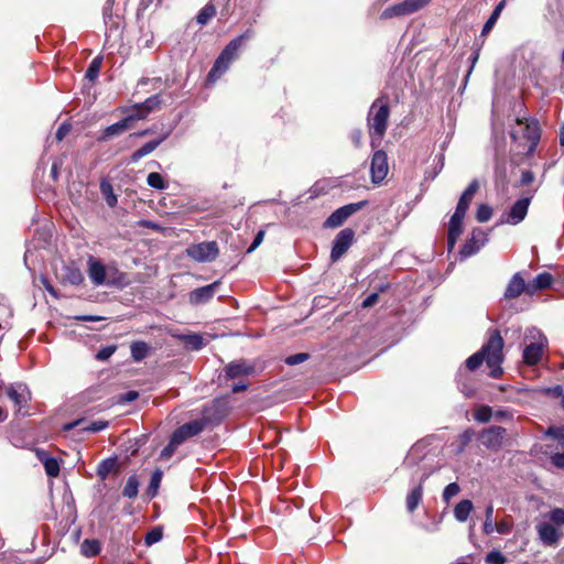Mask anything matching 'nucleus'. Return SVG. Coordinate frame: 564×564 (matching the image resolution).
<instances>
[{"label": "nucleus", "instance_id": "nucleus-43", "mask_svg": "<svg viewBox=\"0 0 564 564\" xmlns=\"http://www.w3.org/2000/svg\"><path fill=\"white\" fill-rule=\"evenodd\" d=\"M430 1L431 0H404L402 4L406 14H411L426 6Z\"/></svg>", "mask_w": 564, "mask_h": 564}, {"label": "nucleus", "instance_id": "nucleus-62", "mask_svg": "<svg viewBox=\"0 0 564 564\" xmlns=\"http://www.w3.org/2000/svg\"><path fill=\"white\" fill-rule=\"evenodd\" d=\"M492 417L497 420H508L512 417V414L506 410H498L496 412H492Z\"/></svg>", "mask_w": 564, "mask_h": 564}, {"label": "nucleus", "instance_id": "nucleus-52", "mask_svg": "<svg viewBox=\"0 0 564 564\" xmlns=\"http://www.w3.org/2000/svg\"><path fill=\"white\" fill-rule=\"evenodd\" d=\"M162 530L160 528H154L145 535L147 545H152L159 542L162 539Z\"/></svg>", "mask_w": 564, "mask_h": 564}, {"label": "nucleus", "instance_id": "nucleus-44", "mask_svg": "<svg viewBox=\"0 0 564 564\" xmlns=\"http://www.w3.org/2000/svg\"><path fill=\"white\" fill-rule=\"evenodd\" d=\"M399 15H406V12L404 10V7H403L402 2L387 8L381 13V18L382 19H389V18H392V17H399Z\"/></svg>", "mask_w": 564, "mask_h": 564}, {"label": "nucleus", "instance_id": "nucleus-63", "mask_svg": "<svg viewBox=\"0 0 564 564\" xmlns=\"http://www.w3.org/2000/svg\"><path fill=\"white\" fill-rule=\"evenodd\" d=\"M547 393L551 394L553 398L558 399L562 395H564V389L561 386H556V387L547 389Z\"/></svg>", "mask_w": 564, "mask_h": 564}, {"label": "nucleus", "instance_id": "nucleus-17", "mask_svg": "<svg viewBox=\"0 0 564 564\" xmlns=\"http://www.w3.org/2000/svg\"><path fill=\"white\" fill-rule=\"evenodd\" d=\"M220 282L216 281L212 284L195 289L189 293V301L193 304H202L210 300L216 290L218 289Z\"/></svg>", "mask_w": 564, "mask_h": 564}, {"label": "nucleus", "instance_id": "nucleus-50", "mask_svg": "<svg viewBox=\"0 0 564 564\" xmlns=\"http://www.w3.org/2000/svg\"><path fill=\"white\" fill-rule=\"evenodd\" d=\"M459 486L456 482L448 484L443 491V499L449 501L453 497L459 494Z\"/></svg>", "mask_w": 564, "mask_h": 564}, {"label": "nucleus", "instance_id": "nucleus-55", "mask_svg": "<svg viewBox=\"0 0 564 564\" xmlns=\"http://www.w3.org/2000/svg\"><path fill=\"white\" fill-rule=\"evenodd\" d=\"M4 563L7 564H33L32 561H23L21 560L20 555L19 554H15V553H9V554H4Z\"/></svg>", "mask_w": 564, "mask_h": 564}, {"label": "nucleus", "instance_id": "nucleus-41", "mask_svg": "<svg viewBox=\"0 0 564 564\" xmlns=\"http://www.w3.org/2000/svg\"><path fill=\"white\" fill-rule=\"evenodd\" d=\"M161 104V99L159 95H153L149 98H147L143 102L139 104V108H142L143 111L149 115L154 109L159 108Z\"/></svg>", "mask_w": 564, "mask_h": 564}, {"label": "nucleus", "instance_id": "nucleus-4", "mask_svg": "<svg viewBox=\"0 0 564 564\" xmlns=\"http://www.w3.org/2000/svg\"><path fill=\"white\" fill-rule=\"evenodd\" d=\"M252 34L250 31H247L236 39L231 40L225 48L221 51L217 59L215 61L212 69L208 73L207 80L209 83H215L220 78V76L226 73L229 68L232 61L238 57V51L242 47V45L251 39Z\"/></svg>", "mask_w": 564, "mask_h": 564}, {"label": "nucleus", "instance_id": "nucleus-38", "mask_svg": "<svg viewBox=\"0 0 564 564\" xmlns=\"http://www.w3.org/2000/svg\"><path fill=\"white\" fill-rule=\"evenodd\" d=\"M147 183L155 189H165L167 187V183L163 180L162 175L156 172H152L148 175Z\"/></svg>", "mask_w": 564, "mask_h": 564}, {"label": "nucleus", "instance_id": "nucleus-60", "mask_svg": "<svg viewBox=\"0 0 564 564\" xmlns=\"http://www.w3.org/2000/svg\"><path fill=\"white\" fill-rule=\"evenodd\" d=\"M551 463L561 469H564V453H555L551 456Z\"/></svg>", "mask_w": 564, "mask_h": 564}, {"label": "nucleus", "instance_id": "nucleus-33", "mask_svg": "<svg viewBox=\"0 0 564 564\" xmlns=\"http://www.w3.org/2000/svg\"><path fill=\"white\" fill-rule=\"evenodd\" d=\"M140 481L135 475L128 478L127 484L122 490V496L133 499L138 496Z\"/></svg>", "mask_w": 564, "mask_h": 564}, {"label": "nucleus", "instance_id": "nucleus-26", "mask_svg": "<svg viewBox=\"0 0 564 564\" xmlns=\"http://www.w3.org/2000/svg\"><path fill=\"white\" fill-rule=\"evenodd\" d=\"M219 249H186L188 257L198 262H210L218 256Z\"/></svg>", "mask_w": 564, "mask_h": 564}, {"label": "nucleus", "instance_id": "nucleus-7", "mask_svg": "<svg viewBox=\"0 0 564 564\" xmlns=\"http://www.w3.org/2000/svg\"><path fill=\"white\" fill-rule=\"evenodd\" d=\"M535 189L528 192V195L516 200L510 208L502 214L501 221L508 225H518L527 216L531 199Z\"/></svg>", "mask_w": 564, "mask_h": 564}, {"label": "nucleus", "instance_id": "nucleus-54", "mask_svg": "<svg viewBox=\"0 0 564 564\" xmlns=\"http://www.w3.org/2000/svg\"><path fill=\"white\" fill-rule=\"evenodd\" d=\"M307 359H308V354L300 352V354H295V355L289 356L285 359V362L288 365H290V366H294V365H299L301 362H304Z\"/></svg>", "mask_w": 564, "mask_h": 564}, {"label": "nucleus", "instance_id": "nucleus-11", "mask_svg": "<svg viewBox=\"0 0 564 564\" xmlns=\"http://www.w3.org/2000/svg\"><path fill=\"white\" fill-rule=\"evenodd\" d=\"M9 399L20 409L31 399V392L26 384L18 382L4 388Z\"/></svg>", "mask_w": 564, "mask_h": 564}, {"label": "nucleus", "instance_id": "nucleus-10", "mask_svg": "<svg viewBox=\"0 0 564 564\" xmlns=\"http://www.w3.org/2000/svg\"><path fill=\"white\" fill-rule=\"evenodd\" d=\"M518 127L521 129L523 138H525L529 142V152L534 151L539 140H540V127L539 122L535 119H518Z\"/></svg>", "mask_w": 564, "mask_h": 564}, {"label": "nucleus", "instance_id": "nucleus-30", "mask_svg": "<svg viewBox=\"0 0 564 564\" xmlns=\"http://www.w3.org/2000/svg\"><path fill=\"white\" fill-rule=\"evenodd\" d=\"M488 242V234L481 228L473 229L467 243L464 247H482Z\"/></svg>", "mask_w": 564, "mask_h": 564}, {"label": "nucleus", "instance_id": "nucleus-2", "mask_svg": "<svg viewBox=\"0 0 564 564\" xmlns=\"http://www.w3.org/2000/svg\"><path fill=\"white\" fill-rule=\"evenodd\" d=\"M563 527L564 509L553 508L535 524L540 543L547 547H556L564 535Z\"/></svg>", "mask_w": 564, "mask_h": 564}, {"label": "nucleus", "instance_id": "nucleus-9", "mask_svg": "<svg viewBox=\"0 0 564 564\" xmlns=\"http://www.w3.org/2000/svg\"><path fill=\"white\" fill-rule=\"evenodd\" d=\"M389 172L388 156L382 150H377L371 159L370 173L373 184L382 182Z\"/></svg>", "mask_w": 564, "mask_h": 564}, {"label": "nucleus", "instance_id": "nucleus-16", "mask_svg": "<svg viewBox=\"0 0 564 564\" xmlns=\"http://www.w3.org/2000/svg\"><path fill=\"white\" fill-rule=\"evenodd\" d=\"M478 189H479L478 181L473 180L469 183V185L466 187V189L463 192V194L460 195L457 206L455 208V212L466 216L469 205Z\"/></svg>", "mask_w": 564, "mask_h": 564}, {"label": "nucleus", "instance_id": "nucleus-51", "mask_svg": "<svg viewBox=\"0 0 564 564\" xmlns=\"http://www.w3.org/2000/svg\"><path fill=\"white\" fill-rule=\"evenodd\" d=\"M181 444L180 442H175V438L172 436L170 443L162 449L161 457L170 458Z\"/></svg>", "mask_w": 564, "mask_h": 564}, {"label": "nucleus", "instance_id": "nucleus-61", "mask_svg": "<svg viewBox=\"0 0 564 564\" xmlns=\"http://www.w3.org/2000/svg\"><path fill=\"white\" fill-rule=\"evenodd\" d=\"M378 293H371L364 300L362 307L367 308L373 306L378 302Z\"/></svg>", "mask_w": 564, "mask_h": 564}, {"label": "nucleus", "instance_id": "nucleus-31", "mask_svg": "<svg viewBox=\"0 0 564 564\" xmlns=\"http://www.w3.org/2000/svg\"><path fill=\"white\" fill-rule=\"evenodd\" d=\"M506 6V0L500 1L496 8L494 9L492 13L490 14L489 19L486 21V23L482 26L481 35H487L496 24L498 18L500 17L503 8Z\"/></svg>", "mask_w": 564, "mask_h": 564}, {"label": "nucleus", "instance_id": "nucleus-25", "mask_svg": "<svg viewBox=\"0 0 564 564\" xmlns=\"http://www.w3.org/2000/svg\"><path fill=\"white\" fill-rule=\"evenodd\" d=\"M426 476H423L420 484L414 487L406 496V509L409 512H413L420 505L423 497V482Z\"/></svg>", "mask_w": 564, "mask_h": 564}, {"label": "nucleus", "instance_id": "nucleus-56", "mask_svg": "<svg viewBox=\"0 0 564 564\" xmlns=\"http://www.w3.org/2000/svg\"><path fill=\"white\" fill-rule=\"evenodd\" d=\"M512 523L508 520H501L495 524V531L500 534H508L511 532Z\"/></svg>", "mask_w": 564, "mask_h": 564}, {"label": "nucleus", "instance_id": "nucleus-22", "mask_svg": "<svg viewBox=\"0 0 564 564\" xmlns=\"http://www.w3.org/2000/svg\"><path fill=\"white\" fill-rule=\"evenodd\" d=\"M524 291L527 292V284L523 278L519 273H517L510 280L505 292V296L508 299H516Z\"/></svg>", "mask_w": 564, "mask_h": 564}, {"label": "nucleus", "instance_id": "nucleus-8", "mask_svg": "<svg viewBox=\"0 0 564 564\" xmlns=\"http://www.w3.org/2000/svg\"><path fill=\"white\" fill-rule=\"evenodd\" d=\"M367 204L366 200L351 203L345 206L337 208L335 212L330 214V216L326 219L325 226L329 228H337L341 226L345 220L350 217L352 214L361 209Z\"/></svg>", "mask_w": 564, "mask_h": 564}, {"label": "nucleus", "instance_id": "nucleus-45", "mask_svg": "<svg viewBox=\"0 0 564 564\" xmlns=\"http://www.w3.org/2000/svg\"><path fill=\"white\" fill-rule=\"evenodd\" d=\"M492 216V208L488 204H480L476 212V219L479 223L488 221Z\"/></svg>", "mask_w": 564, "mask_h": 564}, {"label": "nucleus", "instance_id": "nucleus-57", "mask_svg": "<svg viewBox=\"0 0 564 564\" xmlns=\"http://www.w3.org/2000/svg\"><path fill=\"white\" fill-rule=\"evenodd\" d=\"M535 176L534 173L530 170L522 171L521 178H520V186H527L531 184L534 181Z\"/></svg>", "mask_w": 564, "mask_h": 564}, {"label": "nucleus", "instance_id": "nucleus-18", "mask_svg": "<svg viewBox=\"0 0 564 564\" xmlns=\"http://www.w3.org/2000/svg\"><path fill=\"white\" fill-rule=\"evenodd\" d=\"M108 425H109L108 421H104V420L86 422L85 420L80 419V420H76L74 422L65 424L64 430L70 431L77 426H80L82 431L97 433V432H100V431L107 429Z\"/></svg>", "mask_w": 564, "mask_h": 564}, {"label": "nucleus", "instance_id": "nucleus-1", "mask_svg": "<svg viewBox=\"0 0 564 564\" xmlns=\"http://www.w3.org/2000/svg\"><path fill=\"white\" fill-rule=\"evenodd\" d=\"M502 348L503 339L499 330L494 329L482 348L466 360V367L474 371L485 361L487 367L490 368V376L498 378L502 373L500 367L503 360Z\"/></svg>", "mask_w": 564, "mask_h": 564}, {"label": "nucleus", "instance_id": "nucleus-28", "mask_svg": "<svg viewBox=\"0 0 564 564\" xmlns=\"http://www.w3.org/2000/svg\"><path fill=\"white\" fill-rule=\"evenodd\" d=\"M100 550V542L95 539H85L80 544V553L85 557L96 556Z\"/></svg>", "mask_w": 564, "mask_h": 564}, {"label": "nucleus", "instance_id": "nucleus-64", "mask_svg": "<svg viewBox=\"0 0 564 564\" xmlns=\"http://www.w3.org/2000/svg\"><path fill=\"white\" fill-rule=\"evenodd\" d=\"M547 434L553 436L556 440L562 441V443L564 444V435H563L562 430L555 429V427H550L547 431Z\"/></svg>", "mask_w": 564, "mask_h": 564}, {"label": "nucleus", "instance_id": "nucleus-39", "mask_svg": "<svg viewBox=\"0 0 564 564\" xmlns=\"http://www.w3.org/2000/svg\"><path fill=\"white\" fill-rule=\"evenodd\" d=\"M162 471L156 469L152 476H151V480H150V484H149V487H148V495L150 497H155L156 494H158V490H159V487H160V484H161V480H162Z\"/></svg>", "mask_w": 564, "mask_h": 564}, {"label": "nucleus", "instance_id": "nucleus-59", "mask_svg": "<svg viewBox=\"0 0 564 564\" xmlns=\"http://www.w3.org/2000/svg\"><path fill=\"white\" fill-rule=\"evenodd\" d=\"M116 350V347L115 346H108V347H105L102 349H100L98 352H97V358L99 360H107L108 358H110L112 356V354L115 352Z\"/></svg>", "mask_w": 564, "mask_h": 564}, {"label": "nucleus", "instance_id": "nucleus-35", "mask_svg": "<svg viewBox=\"0 0 564 564\" xmlns=\"http://www.w3.org/2000/svg\"><path fill=\"white\" fill-rule=\"evenodd\" d=\"M101 64H102V56H100V55L96 56L90 62L86 73H85V77L90 82H94L95 79H97L99 72H100Z\"/></svg>", "mask_w": 564, "mask_h": 564}, {"label": "nucleus", "instance_id": "nucleus-46", "mask_svg": "<svg viewBox=\"0 0 564 564\" xmlns=\"http://www.w3.org/2000/svg\"><path fill=\"white\" fill-rule=\"evenodd\" d=\"M184 343L195 350H199L204 346V339L198 334H191L184 336Z\"/></svg>", "mask_w": 564, "mask_h": 564}, {"label": "nucleus", "instance_id": "nucleus-47", "mask_svg": "<svg viewBox=\"0 0 564 564\" xmlns=\"http://www.w3.org/2000/svg\"><path fill=\"white\" fill-rule=\"evenodd\" d=\"M100 188H101L102 194L105 195L107 204L110 207L116 206V204H117V196L112 193L111 185L102 183Z\"/></svg>", "mask_w": 564, "mask_h": 564}, {"label": "nucleus", "instance_id": "nucleus-27", "mask_svg": "<svg viewBox=\"0 0 564 564\" xmlns=\"http://www.w3.org/2000/svg\"><path fill=\"white\" fill-rule=\"evenodd\" d=\"M473 510V502L468 499L459 501L454 508V517L459 522H465Z\"/></svg>", "mask_w": 564, "mask_h": 564}, {"label": "nucleus", "instance_id": "nucleus-13", "mask_svg": "<svg viewBox=\"0 0 564 564\" xmlns=\"http://www.w3.org/2000/svg\"><path fill=\"white\" fill-rule=\"evenodd\" d=\"M465 215L454 212L446 224V242L447 247H454L463 234V221Z\"/></svg>", "mask_w": 564, "mask_h": 564}, {"label": "nucleus", "instance_id": "nucleus-5", "mask_svg": "<svg viewBox=\"0 0 564 564\" xmlns=\"http://www.w3.org/2000/svg\"><path fill=\"white\" fill-rule=\"evenodd\" d=\"M87 273L91 283L99 285H119L124 282V274L113 265H105L100 260L89 257Z\"/></svg>", "mask_w": 564, "mask_h": 564}, {"label": "nucleus", "instance_id": "nucleus-20", "mask_svg": "<svg viewBox=\"0 0 564 564\" xmlns=\"http://www.w3.org/2000/svg\"><path fill=\"white\" fill-rule=\"evenodd\" d=\"M169 132L164 133L163 135H161L159 139L156 140H152L150 142H147L145 144H143L140 149H138L137 151H134L132 154H131V162H138L140 159H142L143 156L152 153L164 140L167 139L169 137Z\"/></svg>", "mask_w": 564, "mask_h": 564}, {"label": "nucleus", "instance_id": "nucleus-23", "mask_svg": "<svg viewBox=\"0 0 564 564\" xmlns=\"http://www.w3.org/2000/svg\"><path fill=\"white\" fill-rule=\"evenodd\" d=\"M130 129L129 124L127 123V120L121 119L120 121L108 126L101 133L100 137H98V141L105 142L109 139L119 135Z\"/></svg>", "mask_w": 564, "mask_h": 564}, {"label": "nucleus", "instance_id": "nucleus-6", "mask_svg": "<svg viewBox=\"0 0 564 564\" xmlns=\"http://www.w3.org/2000/svg\"><path fill=\"white\" fill-rule=\"evenodd\" d=\"M525 341L531 340L523 349V360L529 366L539 364L547 347L546 337L536 328H529L524 337Z\"/></svg>", "mask_w": 564, "mask_h": 564}, {"label": "nucleus", "instance_id": "nucleus-36", "mask_svg": "<svg viewBox=\"0 0 564 564\" xmlns=\"http://www.w3.org/2000/svg\"><path fill=\"white\" fill-rule=\"evenodd\" d=\"M215 14H216V8L213 4L208 3L199 10V12L196 17V21L198 24L205 25L209 22V20L213 17H215Z\"/></svg>", "mask_w": 564, "mask_h": 564}, {"label": "nucleus", "instance_id": "nucleus-53", "mask_svg": "<svg viewBox=\"0 0 564 564\" xmlns=\"http://www.w3.org/2000/svg\"><path fill=\"white\" fill-rule=\"evenodd\" d=\"M67 280L73 285H78L84 281L83 273L78 269H70L67 274Z\"/></svg>", "mask_w": 564, "mask_h": 564}, {"label": "nucleus", "instance_id": "nucleus-34", "mask_svg": "<svg viewBox=\"0 0 564 564\" xmlns=\"http://www.w3.org/2000/svg\"><path fill=\"white\" fill-rule=\"evenodd\" d=\"M131 356L135 361L143 360L149 352V346L144 341H134L131 344Z\"/></svg>", "mask_w": 564, "mask_h": 564}, {"label": "nucleus", "instance_id": "nucleus-32", "mask_svg": "<svg viewBox=\"0 0 564 564\" xmlns=\"http://www.w3.org/2000/svg\"><path fill=\"white\" fill-rule=\"evenodd\" d=\"M355 232L352 229L346 228L338 232L333 247H349L354 241Z\"/></svg>", "mask_w": 564, "mask_h": 564}, {"label": "nucleus", "instance_id": "nucleus-58", "mask_svg": "<svg viewBox=\"0 0 564 564\" xmlns=\"http://www.w3.org/2000/svg\"><path fill=\"white\" fill-rule=\"evenodd\" d=\"M72 126L69 123H62L56 131L57 141H62L70 131Z\"/></svg>", "mask_w": 564, "mask_h": 564}, {"label": "nucleus", "instance_id": "nucleus-42", "mask_svg": "<svg viewBox=\"0 0 564 564\" xmlns=\"http://www.w3.org/2000/svg\"><path fill=\"white\" fill-rule=\"evenodd\" d=\"M474 417L481 423L489 422L492 417V409L488 405H481L475 411Z\"/></svg>", "mask_w": 564, "mask_h": 564}, {"label": "nucleus", "instance_id": "nucleus-3", "mask_svg": "<svg viewBox=\"0 0 564 564\" xmlns=\"http://www.w3.org/2000/svg\"><path fill=\"white\" fill-rule=\"evenodd\" d=\"M390 116V108L387 97L377 98L368 112L367 126L369 135L371 138V147L377 148L380 145L381 140L388 128V119Z\"/></svg>", "mask_w": 564, "mask_h": 564}, {"label": "nucleus", "instance_id": "nucleus-37", "mask_svg": "<svg viewBox=\"0 0 564 564\" xmlns=\"http://www.w3.org/2000/svg\"><path fill=\"white\" fill-rule=\"evenodd\" d=\"M116 466V459L113 458H108V459H105L102 460L99 465H98V468H97V475L101 478V479H106L107 476L112 471V469L115 468Z\"/></svg>", "mask_w": 564, "mask_h": 564}, {"label": "nucleus", "instance_id": "nucleus-40", "mask_svg": "<svg viewBox=\"0 0 564 564\" xmlns=\"http://www.w3.org/2000/svg\"><path fill=\"white\" fill-rule=\"evenodd\" d=\"M495 522H494V507L489 505L485 511V522H484V532L486 534H491L495 531Z\"/></svg>", "mask_w": 564, "mask_h": 564}, {"label": "nucleus", "instance_id": "nucleus-49", "mask_svg": "<svg viewBox=\"0 0 564 564\" xmlns=\"http://www.w3.org/2000/svg\"><path fill=\"white\" fill-rule=\"evenodd\" d=\"M487 564H505L506 556L499 551H491L486 555Z\"/></svg>", "mask_w": 564, "mask_h": 564}, {"label": "nucleus", "instance_id": "nucleus-21", "mask_svg": "<svg viewBox=\"0 0 564 564\" xmlns=\"http://www.w3.org/2000/svg\"><path fill=\"white\" fill-rule=\"evenodd\" d=\"M113 3V0H107L102 9L105 25L108 32L119 31L120 29L119 17L112 14Z\"/></svg>", "mask_w": 564, "mask_h": 564}, {"label": "nucleus", "instance_id": "nucleus-24", "mask_svg": "<svg viewBox=\"0 0 564 564\" xmlns=\"http://www.w3.org/2000/svg\"><path fill=\"white\" fill-rule=\"evenodd\" d=\"M36 456L43 463L45 473L50 477H56L59 474V464L57 459L54 457L48 456L44 451L36 449Z\"/></svg>", "mask_w": 564, "mask_h": 564}, {"label": "nucleus", "instance_id": "nucleus-14", "mask_svg": "<svg viewBox=\"0 0 564 564\" xmlns=\"http://www.w3.org/2000/svg\"><path fill=\"white\" fill-rule=\"evenodd\" d=\"M205 420H194L180 426L172 436L175 442L183 443L187 438L198 435L205 427Z\"/></svg>", "mask_w": 564, "mask_h": 564}, {"label": "nucleus", "instance_id": "nucleus-15", "mask_svg": "<svg viewBox=\"0 0 564 564\" xmlns=\"http://www.w3.org/2000/svg\"><path fill=\"white\" fill-rule=\"evenodd\" d=\"M254 372V366L243 359L231 361L225 367V375L228 379L248 377Z\"/></svg>", "mask_w": 564, "mask_h": 564}, {"label": "nucleus", "instance_id": "nucleus-19", "mask_svg": "<svg viewBox=\"0 0 564 564\" xmlns=\"http://www.w3.org/2000/svg\"><path fill=\"white\" fill-rule=\"evenodd\" d=\"M552 282V275L547 272H542L527 284V293L532 295L538 291L545 290L551 286Z\"/></svg>", "mask_w": 564, "mask_h": 564}, {"label": "nucleus", "instance_id": "nucleus-48", "mask_svg": "<svg viewBox=\"0 0 564 564\" xmlns=\"http://www.w3.org/2000/svg\"><path fill=\"white\" fill-rule=\"evenodd\" d=\"M495 177L497 182L505 183L507 181V165L505 162L497 161L495 165Z\"/></svg>", "mask_w": 564, "mask_h": 564}, {"label": "nucleus", "instance_id": "nucleus-29", "mask_svg": "<svg viewBox=\"0 0 564 564\" xmlns=\"http://www.w3.org/2000/svg\"><path fill=\"white\" fill-rule=\"evenodd\" d=\"M122 112L127 115L123 119L127 120L130 129L132 128L133 122L144 119L148 116L142 108H139V104H135L130 108H123Z\"/></svg>", "mask_w": 564, "mask_h": 564}, {"label": "nucleus", "instance_id": "nucleus-12", "mask_svg": "<svg viewBox=\"0 0 564 564\" xmlns=\"http://www.w3.org/2000/svg\"><path fill=\"white\" fill-rule=\"evenodd\" d=\"M506 430L501 426H491L480 434L481 444L489 449H498L501 447Z\"/></svg>", "mask_w": 564, "mask_h": 564}]
</instances>
